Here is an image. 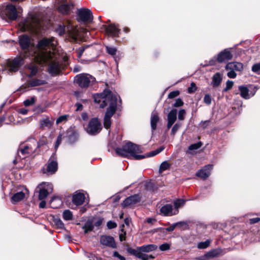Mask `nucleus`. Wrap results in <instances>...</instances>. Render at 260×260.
I'll list each match as a JSON object with an SVG mask.
<instances>
[{"instance_id": "nucleus-37", "label": "nucleus", "mask_w": 260, "mask_h": 260, "mask_svg": "<svg viewBox=\"0 0 260 260\" xmlns=\"http://www.w3.org/2000/svg\"><path fill=\"white\" fill-rule=\"evenodd\" d=\"M202 146L201 142H198L190 145L188 149L187 152L188 153H192L193 151L200 148Z\"/></svg>"}, {"instance_id": "nucleus-12", "label": "nucleus", "mask_w": 260, "mask_h": 260, "mask_svg": "<svg viewBox=\"0 0 260 260\" xmlns=\"http://www.w3.org/2000/svg\"><path fill=\"white\" fill-rule=\"evenodd\" d=\"M40 188L39 199L43 200L47 198L50 192L53 190L52 185L49 183H43L38 186Z\"/></svg>"}, {"instance_id": "nucleus-13", "label": "nucleus", "mask_w": 260, "mask_h": 260, "mask_svg": "<svg viewBox=\"0 0 260 260\" xmlns=\"http://www.w3.org/2000/svg\"><path fill=\"white\" fill-rule=\"evenodd\" d=\"M58 164L56 158L54 154H53L49 158L48 164L46 165V170H44V173H47L49 175L54 174L57 170Z\"/></svg>"}, {"instance_id": "nucleus-41", "label": "nucleus", "mask_w": 260, "mask_h": 260, "mask_svg": "<svg viewBox=\"0 0 260 260\" xmlns=\"http://www.w3.org/2000/svg\"><path fill=\"white\" fill-rule=\"evenodd\" d=\"M171 166L170 164H169L167 161H163L159 166V173H162V172L168 170Z\"/></svg>"}, {"instance_id": "nucleus-24", "label": "nucleus", "mask_w": 260, "mask_h": 260, "mask_svg": "<svg viewBox=\"0 0 260 260\" xmlns=\"http://www.w3.org/2000/svg\"><path fill=\"white\" fill-rule=\"evenodd\" d=\"M225 69L240 71L243 69V64L239 62H229L226 65Z\"/></svg>"}, {"instance_id": "nucleus-53", "label": "nucleus", "mask_w": 260, "mask_h": 260, "mask_svg": "<svg viewBox=\"0 0 260 260\" xmlns=\"http://www.w3.org/2000/svg\"><path fill=\"white\" fill-rule=\"evenodd\" d=\"M67 119V116L66 115H62L59 116L56 121V123L58 124L59 123L66 121Z\"/></svg>"}, {"instance_id": "nucleus-36", "label": "nucleus", "mask_w": 260, "mask_h": 260, "mask_svg": "<svg viewBox=\"0 0 260 260\" xmlns=\"http://www.w3.org/2000/svg\"><path fill=\"white\" fill-rule=\"evenodd\" d=\"M28 70L30 72L29 76L35 75L38 72V67L34 63H31L28 66Z\"/></svg>"}, {"instance_id": "nucleus-60", "label": "nucleus", "mask_w": 260, "mask_h": 260, "mask_svg": "<svg viewBox=\"0 0 260 260\" xmlns=\"http://www.w3.org/2000/svg\"><path fill=\"white\" fill-rule=\"evenodd\" d=\"M227 70L229 71V72L227 74V75L229 78H235L236 77L237 74L235 72V71H234L233 70Z\"/></svg>"}, {"instance_id": "nucleus-42", "label": "nucleus", "mask_w": 260, "mask_h": 260, "mask_svg": "<svg viewBox=\"0 0 260 260\" xmlns=\"http://www.w3.org/2000/svg\"><path fill=\"white\" fill-rule=\"evenodd\" d=\"M185 202V201L182 199H177L174 201V205L175 206L174 210H178V209L183 206Z\"/></svg>"}, {"instance_id": "nucleus-50", "label": "nucleus", "mask_w": 260, "mask_h": 260, "mask_svg": "<svg viewBox=\"0 0 260 260\" xmlns=\"http://www.w3.org/2000/svg\"><path fill=\"white\" fill-rule=\"evenodd\" d=\"M234 82L232 81L228 80L226 83V87L223 89V91H227L231 89L233 86Z\"/></svg>"}, {"instance_id": "nucleus-39", "label": "nucleus", "mask_w": 260, "mask_h": 260, "mask_svg": "<svg viewBox=\"0 0 260 260\" xmlns=\"http://www.w3.org/2000/svg\"><path fill=\"white\" fill-rule=\"evenodd\" d=\"M83 229L84 230V232L85 234H86L88 232L93 230V225L91 221H88L85 223L84 225L83 226Z\"/></svg>"}, {"instance_id": "nucleus-29", "label": "nucleus", "mask_w": 260, "mask_h": 260, "mask_svg": "<svg viewBox=\"0 0 260 260\" xmlns=\"http://www.w3.org/2000/svg\"><path fill=\"white\" fill-rule=\"evenodd\" d=\"M73 7V5L70 4H65L60 5L58 8V10L59 12L62 14H68L70 10Z\"/></svg>"}, {"instance_id": "nucleus-23", "label": "nucleus", "mask_w": 260, "mask_h": 260, "mask_svg": "<svg viewBox=\"0 0 260 260\" xmlns=\"http://www.w3.org/2000/svg\"><path fill=\"white\" fill-rule=\"evenodd\" d=\"M85 197L84 193L76 191L73 196V203L77 205H82L85 201Z\"/></svg>"}, {"instance_id": "nucleus-48", "label": "nucleus", "mask_w": 260, "mask_h": 260, "mask_svg": "<svg viewBox=\"0 0 260 260\" xmlns=\"http://www.w3.org/2000/svg\"><path fill=\"white\" fill-rule=\"evenodd\" d=\"M106 51L109 54L114 55L116 54L117 50L115 47L107 46Z\"/></svg>"}, {"instance_id": "nucleus-64", "label": "nucleus", "mask_w": 260, "mask_h": 260, "mask_svg": "<svg viewBox=\"0 0 260 260\" xmlns=\"http://www.w3.org/2000/svg\"><path fill=\"white\" fill-rule=\"evenodd\" d=\"M218 252L216 250H212L208 253V255L210 256L215 257L217 255Z\"/></svg>"}, {"instance_id": "nucleus-8", "label": "nucleus", "mask_w": 260, "mask_h": 260, "mask_svg": "<svg viewBox=\"0 0 260 260\" xmlns=\"http://www.w3.org/2000/svg\"><path fill=\"white\" fill-rule=\"evenodd\" d=\"M76 83L82 88H87L95 82V78L90 74H80L75 77Z\"/></svg>"}, {"instance_id": "nucleus-10", "label": "nucleus", "mask_w": 260, "mask_h": 260, "mask_svg": "<svg viewBox=\"0 0 260 260\" xmlns=\"http://www.w3.org/2000/svg\"><path fill=\"white\" fill-rule=\"evenodd\" d=\"M77 13L79 21L84 23H90L93 20L92 13L89 9L82 8L78 10Z\"/></svg>"}, {"instance_id": "nucleus-43", "label": "nucleus", "mask_w": 260, "mask_h": 260, "mask_svg": "<svg viewBox=\"0 0 260 260\" xmlns=\"http://www.w3.org/2000/svg\"><path fill=\"white\" fill-rule=\"evenodd\" d=\"M36 101V99L35 96L31 97L30 99H26L23 102L24 105L26 107H28L34 105Z\"/></svg>"}, {"instance_id": "nucleus-40", "label": "nucleus", "mask_w": 260, "mask_h": 260, "mask_svg": "<svg viewBox=\"0 0 260 260\" xmlns=\"http://www.w3.org/2000/svg\"><path fill=\"white\" fill-rule=\"evenodd\" d=\"M211 242V240H207L205 241L199 242L197 244V247L199 249H205L210 245Z\"/></svg>"}, {"instance_id": "nucleus-31", "label": "nucleus", "mask_w": 260, "mask_h": 260, "mask_svg": "<svg viewBox=\"0 0 260 260\" xmlns=\"http://www.w3.org/2000/svg\"><path fill=\"white\" fill-rule=\"evenodd\" d=\"M46 81L43 80L32 79L28 82V86L34 87L45 84Z\"/></svg>"}, {"instance_id": "nucleus-7", "label": "nucleus", "mask_w": 260, "mask_h": 260, "mask_svg": "<svg viewBox=\"0 0 260 260\" xmlns=\"http://www.w3.org/2000/svg\"><path fill=\"white\" fill-rule=\"evenodd\" d=\"M56 31L60 36L67 33L75 41L77 40L79 36V30L70 23H69L67 25H59L56 29Z\"/></svg>"}, {"instance_id": "nucleus-34", "label": "nucleus", "mask_w": 260, "mask_h": 260, "mask_svg": "<svg viewBox=\"0 0 260 260\" xmlns=\"http://www.w3.org/2000/svg\"><path fill=\"white\" fill-rule=\"evenodd\" d=\"M177 113L176 109H172L168 115V121L174 123L177 119Z\"/></svg>"}, {"instance_id": "nucleus-26", "label": "nucleus", "mask_w": 260, "mask_h": 260, "mask_svg": "<svg viewBox=\"0 0 260 260\" xmlns=\"http://www.w3.org/2000/svg\"><path fill=\"white\" fill-rule=\"evenodd\" d=\"M68 141L71 144L75 143L78 138V133L76 131H69L68 132Z\"/></svg>"}, {"instance_id": "nucleus-57", "label": "nucleus", "mask_w": 260, "mask_h": 260, "mask_svg": "<svg viewBox=\"0 0 260 260\" xmlns=\"http://www.w3.org/2000/svg\"><path fill=\"white\" fill-rule=\"evenodd\" d=\"M180 92L178 90L173 91L168 94V98L169 99H173L176 96H177L179 94Z\"/></svg>"}, {"instance_id": "nucleus-1", "label": "nucleus", "mask_w": 260, "mask_h": 260, "mask_svg": "<svg viewBox=\"0 0 260 260\" xmlns=\"http://www.w3.org/2000/svg\"><path fill=\"white\" fill-rule=\"evenodd\" d=\"M56 45L57 41L54 38H44L38 42L39 49L45 50L40 54L36 61L40 64L49 62L48 71L52 75L59 74L61 69L55 52Z\"/></svg>"}, {"instance_id": "nucleus-63", "label": "nucleus", "mask_w": 260, "mask_h": 260, "mask_svg": "<svg viewBox=\"0 0 260 260\" xmlns=\"http://www.w3.org/2000/svg\"><path fill=\"white\" fill-rule=\"evenodd\" d=\"M113 256L118 258L120 260H125V258L124 256L119 254L118 252L117 251H115L114 252Z\"/></svg>"}, {"instance_id": "nucleus-59", "label": "nucleus", "mask_w": 260, "mask_h": 260, "mask_svg": "<svg viewBox=\"0 0 260 260\" xmlns=\"http://www.w3.org/2000/svg\"><path fill=\"white\" fill-rule=\"evenodd\" d=\"M153 256L152 255H148L141 253L139 258L142 260H148L149 258H153Z\"/></svg>"}, {"instance_id": "nucleus-27", "label": "nucleus", "mask_w": 260, "mask_h": 260, "mask_svg": "<svg viewBox=\"0 0 260 260\" xmlns=\"http://www.w3.org/2000/svg\"><path fill=\"white\" fill-rule=\"evenodd\" d=\"M222 80V77L219 73H216L212 77L211 85L214 87H218Z\"/></svg>"}, {"instance_id": "nucleus-19", "label": "nucleus", "mask_w": 260, "mask_h": 260, "mask_svg": "<svg viewBox=\"0 0 260 260\" xmlns=\"http://www.w3.org/2000/svg\"><path fill=\"white\" fill-rule=\"evenodd\" d=\"M6 14L12 20H16L18 15L15 7L11 4L7 5L6 7Z\"/></svg>"}, {"instance_id": "nucleus-21", "label": "nucleus", "mask_w": 260, "mask_h": 260, "mask_svg": "<svg viewBox=\"0 0 260 260\" xmlns=\"http://www.w3.org/2000/svg\"><path fill=\"white\" fill-rule=\"evenodd\" d=\"M140 201V197L138 194L130 196L123 202L122 204L123 207L134 205Z\"/></svg>"}, {"instance_id": "nucleus-30", "label": "nucleus", "mask_w": 260, "mask_h": 260, "mask_svg": "<svg viewBox=\"0 0 260 260\" xmlns=\"http://www.w3.org/2000/svg\"><path fill=\"white\" fill-rule=\"evenodd\" d=\"M25 197V193L22 191L18 192L13 194L11 198V202L13 203L18 202L22 200Z\"/></svg>"}, {"instance_id": "nucleus-35", "label": "nucleus", "mask_w": 260, "mask_h": 260, "mask_svg": "<svg viewBox=\"0 0 260 260\" xmlns=\"http://www.w3.org/2000/svg\"><path fill=\"white\" fill-rule=\"evenodd\" d=\"M127 251L131 254L135 255L137 257L139 258L140 256V255L142 253L141 250H140V247H137L136 249L133 248H128Z\"/></svg>"}, {"instance_id": "nucleus-47", "label": "nucleus", "mask_w": 260, "mask_h": 260, "mask_svg": "<svg viewBox=\"0 0 260 260\" xmlns=\"http://www.w3.org/2000/svg\"><path fill=\"white\" fill-rule=\"evenodd\" d=\"M252 72L260 74V62L253 64L252 67Z\"/></svg>"}, {"instance_id": "nucleus-25", "label": "nucleus", "mask_w": 260, "mask_h": 260, "mask_svg": "<svg viewBox=\"0 0 260 260\" xmlns=\"http://www.w3.org/2000/svg\"><path fill=\"white\" fill-rule=\"evenodd\" d=\"M49 203L51 208L55 209L62 205V201L58 197H53L50 200Z\"/></svg>"}, {"instance_id": "nucleus-51", "label": "nucleus", "mask_w": 260, "mask_h": 260, "mask_svg": "<svg viewBox=\"0 0 260 260\" xmlns=\"http://www.w3.org/2000/svg\"><path fill=\"white\" fill-rule=\"evenodd\" d=\"M183 104L184 103L182 100L181 99L178 98L176 100L175 103L173 104V106L175 107H179L183 106Z\"/></svg>"}, {"instance_id": "nucleus-45", "label": "nucleus", "mask_w": 260, "mask_h": 260, "mask_svg": "<svg viewBox=\"0 0 260 260\" xmlns=\"http://www.w3.org/2000/svg\"><path fill=\"white\" fill-rule=\"evenodd\" d=\"M185 223L184 222H176L173 224H172L171 226L167 228L166 229V230L167 231H168V232H172L174 230V229H175V228L176 227L177 225H183Z\"/></svg>"}, {"instance_id": "nucleus-61", "label": "nucleus", "mask_w": 260, "mask_h": 260, "mask_svg": "<svg viewBox=\"0 0 260 260\" xmlns=\"http://www.w3.org/2000/svg\"><path fill=\"white\" fill-rule=\"evenodd\" d=\"M126 232L124 231L123 229L121 230V233L119 234V239L120 241H123L125 240Z\"/></svg>"}, {"instance_id": "nucleus-16", "label": "nucleus", "mask_w": 260, "mask_h": 260, "mask_svg": "<svg viewBox=\"0 0 260 260\" xmlns=\"http://www.w3.org/2000/svg\"><path fill=\"white\" fill-rule=\"evenodd\" d=\"M213 169V165H208L204 167L202 169L198 171L197 173V176L203 179H206L211 174V171Z\"/></svg>"}, {"instance_id": "nucleus-56", "label": "nucleus", "mask_w": 260, "mask_h": 260, "mask_svg": "<svg viewBox=\"0 0 260 260\" xmlns=\"http://www.w3.org/2000/svg\"><path fill=\"white\" fill-rule=\"evenodd\" d=\"M185 115V111L184 109H181L178 112V119L180 120H183L184 119Z\"/></svg>"}, {"instance_id": "nucleus-5", "label": "nucleus", "mask_w": 260, "mask_h": 260, "mask_svg": "<svg viewBox=\"0 0 260 260\" xmlns=\"http://www.w3.org/2000/svg\"><path fill=\"white\" fill-rule=\"evenodd\" d=\"M19 26L22 31L37 32L41 26V23L38 18L30 16L20 22Z\"/></svg>"}, {"instance_id": "nucleus-9", "label": "nucleus", "mask_w": 260, "mask_h": 260, "mask_svg": "<svg viewBox=\"0 0 260 260\" xmlns=\"http://www.w3.org/2000/svg\"><path fill=\"white\" fill-rule=\"evenodd\" d=\"M102 128V124L96 118H92L89 122L86 131L91 135H95L99 133Z\"/></svg>"}, {"instance_id": "nucleus-33", "label": "nucleus", "mask_w": 260, "mask_h": 260, "mask_svg": "<svg viewBox=\"0 0 260 260\" xmlns=\"http://www.w3.org/2000/svg\"><path fill=\"white\" fill-rule=\"evenodd\" d=\"M239 89L240 91V95L243 98L245 99H248L250 98V96L248 93L249 90L247 87L240 86L239 87Z\"/></svg>"}, {"instance_id": "nucleus-52", "label": "nucleus", "mask_w": 260, "mask_h": 260, "mask_svg": "<svg viewBox=\"0 0 260 260\" xmlns=\"http://www.w3.org/2000/svg\"><path fill=\"white\" fill-rule=\"evenodd\" d=\"M55 224L60 229H63L64 227V224L60 219L57 218L54 220Z\"/></svg>"}, {"instance_id": "nucleus-28", "label": "nucleus", "mask_w": 260, "mask_h": 260, "mask_svg": "<svg viewBox=\"0 0 260 260\" xmlns=\"http://www.w3.org/2000/svg\"><path fill=\"white\" fill-rule=\"evenodd\" d=\"M158 120L159 117L157 113L155 111H153L151 116V126L153 131L156 128V125Z\"/></svg>"}, {"instance_id": "nucleus-46", "label": "nucleus", "mask_w": 260, "mask_h": 260, "mask_svg": "<svg viewBox=\"0 0 260 260\" xmlns=\"http://www.w3.org/2000/svg\"><path fill=\"white\" fill-rule=\"evenodd\" d=\"M181 126V123L179 122L176 123L172 127L171 130V134L174 135L177 131L180 128Z\"/></svg>"}, {"instance_id": "nucleus-6", "label": "nucleus", "mask_w": 260, "mask_h": 260, "mask_svg": "<svg viewBox=\"0 0 260 260\" xmlns=\"http://www.w3.org/2000/svg\"><path fill=\"white\" fill-rule=\"evenodd\" d=\"M37 142L35 140L24 144H21L19 147L18 150V155L21 158H24L32 154L37 147H39V144L37 146Z\"/></svg>"}, {"instance_id": "nucleus-17", "label": "nucleus", "mask_w": 260, "mask_h": 260, "mask_svg": "<svg viewBox=\"0 0 260 260\" xmlns=\"http://www.w3.org/2000/svg\"><path fill=\"white\" fill-rule=\"evenodd\" d=\"M107 34L113 37H118L120 30L114 24H110L108 26L103 25Z\"/></svg>"}, {"instance_id": "nucleus-55", "label": "nucleus", "mask_w": 260, "mask_h": 260, "mask_svg": "<svg viewBox=\"0 0 260 260\" xmlns=\"http://www.w3.org/2000/svg\"><path fill=\"white\" fill-rule=\"evenodd\" d=\"M170 245L167 243H164V244H161V245H160V246H159V249L161 251H165V250H169L170 249Z\"/></svg>"}, {"instance_id": "nucleus-18", "label": "nucleus", "mask_w": 260, "mask_h": 260, "mask_svg": "<svg viewBox=\"0 0 260 260\" xmlns=\"http://www.w3.org/2000/svg\"><path fill=\"white\" fill-rule=\"evenodd\" d=\"M233 57V55L228 49H225L220 52L216 58V60L219 62H223L231 60Z\"/></svg>"}, {"instance_id": "nucleus-11", "label": "nucleus", "mask_w": 260, "mask_h": 260, "mask_svg": "<svg viewBox=\"0 0 260 260\" xmlns=\"http://www.w3.org/2000/svg\"><path fill=\"white\" fill-rule=\"evenodd\" d=\"M116 108L117 105L113 101L111 106L107 109L104 117V126L106 129L109 128L111 126V118L115 113Z\"/></svg>"}, {"instance_id": "nucleus-14", "label": "nucleus", "mask_w": 260, "mask_h": 260, "mask_svg": "<svg viewBox=\"0 0 260 260\" xmlns=\"http://www.w3.org/2000/svg\"><path fill=\"white\" fill-rule=\"evenodd\" d=\"M54 119L52 118H50L48 116H46L42 118L39 121V125L41 129L43 130L50 129L52 128L54 123Z\"/></svg>"}, {"instance_id": "nucleus-62", "label": "nucleus", "mask_w": 260, "mask_h": 260, "mask_svg": "<svg viewBox=\"0 0 260 260\" xmlns=\"http://www.w3.org/2000/svg\"><path fill=\"white\" fill-rule=\"evenodd\" d=\"M61 139H62L61 135H58L57 137V140L56 141V143H55V148H57L58 147V146L59 145V144L61 143Z\"/></svg>"}, {"instance_id": "nucleus-20", "label": "nucleus", "mask_w": 260, "mask_h": 260, "mask_svg": "<svg viewBox=\"0 0 260 260\" xmlns=\"http://www.w3.org/2000/svg\"><path fill=\"white\" fill-rule=\"evenodd\" d=\"M101 243L105 246L112 248L116 247V244L114 238L111 236L103 235L100 238Z\"/></svg>"}, {"instance_id": "nucleus-49", "label": "nucleus", "mask_w": 260, "mask_h": 260, "mask_svg": "<svg viewBox=\"0 0 260 260\" xmlns=\"http://www.w3.org/2000/svg\"><path fill=\"white\" fill-rule=\"evenodd\" d=\"M197 90V86L194 83L192 82L190 86L187 88V92L189 93H192Z\"/></svg>"}, {"instance_id": "nucleus-54", "label": "nucleus", "mask_w": 260, "mask_h": 260, "mask_svg": "<svg viewBox=\"0 0 260 260\" xmlns=\"http://www.w3.org/2000/svg\"><path fill=\"white\" fill-rule=\"evenodd\" d=\"M212 99L211 96L208 94H205L204 98V102L207 105H210L211 104Z\"/></svg>"}, {"instance_id": "nucleus-58", "label": "nucleus", "mask_w": 260, "mask_h": 260, "mask_svg": "<svg viewBox=\"0 0 260 260\" xmlns=\"http://www.w3.org/2000/svg\"><path fill=\"white\" fill-rule=\"evenodd\" d=\"M107 226L109 229H112L117 226V224L116 222L110 220L107 222Z\"/></svg>"}, {"instance_id": "nucleus-38", "label": "nucleus", "mask_w": 260, "mask_h": 260, "mask_svg": "<svg viewBox=\"0 0 260 260\" xmlns=\"http://www.w3.org/2000/svg\"><path fill=\"white\" fill-rule=\"evenodd\" d=\"M62 217L65 220H70L73 219L72 212L69 210H66L62 213Z\"/></svg>"}, {"instance_id": "nucleus-2", "label": "nucleus", "mask_w": 260, "mask_h": 260, "mask_svg": "<svg viewBox=\"0 0 260 260\" xmlns=\"http://www.w3.org/2000/svg\"><path fill=\"white\" fill-rule=\"evenodd\" d=\"M19 42L21 49L24 51H28V53H26L24 55V57L31 56L32 59L36 61L39 58L40 54L45 50H41L38 48V44L37 47H35L34 43L31 42L30 38L26 35L19 37Z\"/></svg>"}, {"instance_id": "nucleus-3", "label": "nucleus", "mask_w": 260, "mask_h": 260, "mask_svg": "<svg viewBox=\"0 0 260 260\" xmlns=\"http://www.w3.org/2000/svg\"><path fill=\"white\" fill-rule=\"evenodd\" d=\"M116 152L120 156L128 157L133 156L135 159L140 160L145 158L144 155H139L137 153L141 152L139 146L131 142H127L122 146V148H117Z\"/></svg>"}, {"instance_id": "nucleus-4", "label": "nucleus", "mask_w": 260, "mask_h": 260, "mask_svg": "<svg viewBox=\"0 0 260 260\" xmlns=\"http://www.w3.org/2000/svg\"><path fill=\"white\" fill-rule=\"evenodd\" d=\"M94 101L95 103L100 104V107L103 108L108 105L109 107L114 101L116 105L117 104V96L116 95L111 93L108 89H105L102 93H97L93 95Z\"/></svg>"}, {"instance_id": "nucleus-44", "label": "nucleus", "mask_w": 260, "mask_h": 260, "mask_svg": "<svg viewBox=\"0 0 260 260\" xmlns=\"http://www.w3.org/2000/svg\"><path fill=\"white\" fill-rule=\"evenodd\" d=\"M164 147L163 146L160 147L159 148H157L154 151H152L151 152L147 153L146 155L147 157H150V156H153L158 153H159L160 152H161L164 149Z\"/></svg>"}, {"instance_id": "nucleus-22", "label": "nucleus", "mask_w": 260, "mask_h": 260, "mask_svg": "<svg viewBox=\"0 0 260 260\" xmlns=\"http://www.w3.org/2000/svg\"><path fill=\"white\" fill-rule=\"evenodd\" d=\"M23 63V60L22 58L20 57L15 58L12 61L9 62L8 70L11 72H16Z\"/></svg>"}, {"instance_id": "nucleus-32", "label": "nucleus", "mask_w": 260, "mask_h": 260, "mask_svg": "<svg viewBox=\"0 0 260 260\" xmlns=\"http://www.w3.org/2000/svg\"><path fill=\"white\" fill-rule=\"evenodd\" d=\"M140 247L142 252H149L156 249L157 248V246L154 244L145 245Z\"/></svg>"}, {"instance_id": "nucleus-15", "label": "nucleus", "mask_w": 260, "mask_h": 260, "mask_svg": "<svg viewBox=\"0 0 260 260\" xmlns=\"http://www.w3.org/2000/svg\"><path fill=\"white\" fill-rule=\"evenodd\" d=\"M159 214L164 216H172L178 213V210H174L171 204H166L163 206L159 210Z\"/></svg>"}]
</instances>
